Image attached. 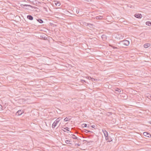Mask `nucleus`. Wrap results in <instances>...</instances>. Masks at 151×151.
<instances>
[{
	"mask_svg": "<svg viewBox=\"0 0 151 151\" xmlns=\"http://www.w3.org/2000/svg\"><path fill=\"white\" fill-rule=\"evenodd\" d=\"M60 118H58L53 123L52 125V127L53 128H54L57 125L60 120Z\"/></svg>",
	"mask_w": 151,
	"mask_h": 151,
	"instance_id": "obj_1",
	"label": "nucleus"
},
{
	"mask_svg": "<svg viewBox=\"0 0 151 151\" xmlns=\"http://www.w3.org/2000/svg\"><path fill=\"white\" fill-rule=\"evenodd\" d=\"M24 112V110H19L16 112L15 115L17 116H19L21 115Z\"/></svg>",
	"mask_w": 151,
	"mask_h": 151,
	"instance_id": "obj_2",
	"label": "nucleus"
},
{
	"mask_svg": "<svg viewBox=\"0 0 151 151\" xmlns=\"http://www.w3.org/2000/svg\"><path fill=\"white\" fill-rule=\"evenodd\" d=\"M123 45L126 46H128L129 44V41L127 40H124L122 42Z\"/></svg>",
	"mask_w": 151,
	"mask_h": 151,
	"instance_id": "obj_3",
	"label": "nucleus"
},
{
	"mask_svg": "<svg viewBox=\"0 0 151 151\" xmlns=\"http://www.w3.org/2000/svg\"><path fill=\"white\" fill-rule=\"evenodd\" d=\"M143 134L144 136L147 137L149 138H150L151 137V135L150 133L147 132H144Z\"/></svg>",
	"mask_w": 151,
	"mask_h": 151,
	"instance_id": "obj_4",
	"label": "nucleus"
},
{
	"mask_svg": "<svg viewBox=\"0 0 151 151\" xmlns=\"http://www.w3.org/2000/svg\"><path fill=\"white\" fill-rule=\"evenodd\" d=\"M134 16L135 17L138 18H141L142 17V15L140 14H136L134 15Z\"/></svg>",
	"mask_w": 151,
	"mask_h": 151,
	"instance_id": "obj_5",
	"label": "nucleus"
},
{
	"mask_svg": "<svg viewBox=\"0 0 151 151\" xmlns=\"http://www.w3.org/2000/svg\"><path fill=\"white\" fill-rule=\"evenodd\" d=\"M106 139L108 140L109 142H110L112 141V139L110 136H108L107 137H106Z\"/></svg>",
	"mask_w": 151,
	"mask_h": 151,
	"instance_id": "obj_6",
	"label": "nucleus"
},
{
	"mask_svg": "<svg viewBox=\"0 0 151 151\" xmlns=\"http://www.w3.org/2000/svg\"><path fill=\"white\" fill-rule=\"evenodd\" d=\"M116 37L117 38V39L121 40L123 39V36L121 35H118Z\"/></svg>",
	"mask_w": 151,
	"mask_h": 151,
	"instance_id": "obj_7",
	"label": "nucleus"
},
{
	"mask_svg": "<svg viewBox=\"0 0 151 151\" xmlns=\"http://www.w3.org/2000/svg\"><path fill=\"white\" fill-rule=\"evenodd\" d=\"M71 117L70 116H69L68 117H66L64 119V121L65 122L68 121L69 120H70L71 119Z\"/></svg>",
	"mask_w": 151,
	"mask_h": 151,
	"instance_id": "obj_8",
	"label": "nucleus"
},
{
	"mask_svg": "<svg viewBox=\"0 0 151 151\" xmlns=\"http://www.w3.org/2000/svg\"><path fill=\"white\" fill-rule=\"evenodd\" d=\"M27 18L29 20H32L33 19V17L31 15H28L27 16Z\"/></svg>",
	"mask_w": 151,
	"mask_h": 151,
	"instance_id": "obj_9",
	"label": "nucleus"
},
{
	"mask_svg": "<svg viewBox=\"0 0 151 151\" xmlns=\"http://www.w3.org/2000/svg\"><path fill=\"white\" fill-rule=\"evenodd\" d=\"M101 37L102 38V39L104 41L106 40L107 39V37L105 35H101Z\"/></svg>",
	"mask_w": 151,
	"mask_h": 151,
	"instance_id": "obj_10",
	"label": "nucleus"
},
{
	"mask_svg": "<svg viewBox=\"0 0 151 151\" xmlns=\"http://www.w3.org/2000/svg\"><path fill=\"white\" fill-rule=\"evenodd\" d=\"M103 132L104 134V136H105V138L106 137H107L108 136H109L107 132L105 130H104V131H103Z\"/></svg>",
	"mask_w": 151,
	"mask_h": 151,
	"instance_id": "obj_11",
	"label": "nucleus"
},
{
	"mask_svg": "<svg viewBox=\"0 0 151 151\" xmlns=\"http://www.w3.org/2000/svg\"><path fill=\"white\" fill-rule=\"evenodd\" d=\"M20 6L22 7L23 8H24V6L27 7V6H28L32 7V6L30 5H27V4H21Z\"/></svg>",
	"mask_w": 151,
	"mask_h": 151,
	"instance_id": "obj_12",
	"label": "nucleus"
},
{
	"mask_svg": "<svg viewBox=\"0 0 151 151\" xmlns=\"http://www.w3.org/2000/svg\"><path fill=\"white\" fill-rule=\"evenodd\" d=\"M55 4L57 6H59L60 4V3L59 1H55Z\"/></svg>",
	"mask_w": 151,
	"mask_h": 151,
	"instance_id": "obj_13",
	"label": "nucleus"
},
{
	"mask_svg": "<svg viewBox=\"0 0 151 151\" xmlns=\"http://www.w3.org/2000/svg\"><path fill=\"white\" fill-rule=\"evenodd\" d=\"M150 46V44L149 43H146L144 45V47L145 48H147Z\"/></svg>",
	"mask_w": 151,
	"mask_h": 151,
	"instance_id": "obj_14",
	"label": "nucleus"
},
{
	"mask_svg": "<svg viewBox=\"0 0 151 151\" xmlns=\"http://www.w3.org/2000/svg\"><path fill=\"white\" fill-rule=\"evenodd\" d=\"M103 17L102 16H99L96 17V19H102Z\"/></svg>",
	"mask_w": 151,
	"mask_h": 151,
	"instance_id": "obj_15",
	"label": "nucleus"
},
{
	"mask_svg": "<svg viewBox=\"0 0 151 151\" xmlns=\"http://www.w3.org/2000/svg\"><path fill=\"white\" fill-rule=\"evenodd\" d=\"M36 20L37 22L41 24L43 22V20L41 19H39Z\"/></svg>",
	"mask_w": 151,
	"mask_h": 151,
	"instance_id": "obj_16",
	"label": "nucleus"
},
{
	"mask_svg": "<svg viewBox=\"0 0 151 151\" xmlns=\"http://www.w3.org/2000/svg\"><path fill=\"white\" fill-rule=\"evenodd\" d=\"M146 24L149 26H151V22H150L147 21L146 22Z\"/></svg>",
	"mask_w": 151,
	"mask_h": 151,
	"instance_id": "obj_17",
	"label": "nucleus"
},
{
	"mask_svg": "<svg viewBox=\"0 0 151 151\" xmlns=\"http://www.w3.org/2000/svg\"><path fill=\"white\" fill-rule=\"evenodd\" d=\"M70 142L69 140H66L65 141V143L67 144L72 145V143H70Z\"/></svg>",
	"mask_w": 151,
	"mask_h": 151,
	"instance_id": "obj_18",
	"label": "nucleus"
},
{
	"mask_svg": "<svg viewBox=\"0 0 151 151\" xmlns=\"http://www.w3.org/2000/svg\"><path fill=\"white\" fill-rule=\"evenodd\" d=\"M115 91L116 92H117L118 93H120L121 92V90L119 89L118 88H116L115 90Z\"/></svg>",
	"mask_w": 151,
	"mask_h": 151,
	"instance_id": "obj_19",
	"label": "nucleus"
},
{
	"mask_svg": "<svg viewBox=\"0 0 151 151\" xmlns=\"http://www.w3.org/2000/svg\"><path fill=\"white\" fill-rule=\"evenodd\" d=\"M29 1L30 2L34 4L35 3H36V0H29Z\"/></svg>",
	"mask_w": 151,
	"mask_h": 151,
	"instance_id": "obj_20",
	"label": "nucleus"
},
{
	"mask_svg": "<svg viewBox=\"0 0 151 151\" xmlns=\"http://www.w3.org/2000/svg\"><path fill=\"white\" fill-rule=\"evenodd\" d=\"M72 137L73 138V139H78V137H76L75 135H74V134H73L72 135Z\"/></svg>",
	"mask_w": 151,
	"mask_h": 151,
	"instance_id": "obj_21",
	"label": "nucleus"
},
{
	"mask_svg": "<svg viewBox=\"0 0 151 151\" xmlns=\"http://www.w3.org/2000/svg\"><path fill=\"white\" fill-rule=\"evenodd\" d=\"M87 126V124H82V127H86Z\"/></svg>",
	"mask_w": 151,
	"mask_h": 151,
	"instance_id": "obj_22",
	"label": "nucleus"
},
{
	"mask_svg": "<svg viewBox=\"0 0 151 151\" xmlns=\"http://www.w3.org/2000/svg\"><path fill=\"white\" fill-rule=\"evenodd\" d=\"M63 128L64 129H66V130L67 131H69V132H70L69 130L68 129L69 128L68 127H65V128Z\"/></svg>",
	"mask_w": 151,
	"mask_h": 151,
	"instance_id": "obj_23",
	"label": "nucleus"
},
{
	"mask_svg": "<svg viewBox=\"0 0 151 151\" xmlns=\"http://www.w3.org/2000/svg\"><path fill=\"white\" fill-rule=\"evenodd\" d=\"M110 46L113 49H117V48H118L117 47H116L114 46H112V45H110Z\"/></svg>",
	"mask_w": 151,
	"mask_h": 151,
	"instance_id": "obj_24",
	"label": "nucleus"
},
{
	"mask_svg": "<svg viewBox=\"0 0 151 151\" xmlns=\"http://www.w3.org/2000/svg\"><path fill=\"white\" fill-rule=\"evenodd\" d=\"M90 79H89L90 80H91L92 81H93V80L94 81V78H91V77H90Z\"/></svg>",
	"mask_w": 151,
	"mask_h": 151,
	"instance_id": "obj_25",
	"label": "nucleus"
},
{
	"mask_svg": "<svg viewBox=\"0 0 151 151\" xmlns=\"http://www.w3.org/2000/svg\"><path fill=\"white\" fill-rule=\"evenodd\" d=\"M3 109L2 106L0 104V110H2Z\"/></svg>",
	"mask_w": 151,
	"mask_h": 151,
	"instance_id": "obj_26",
	"label": "nucleus"
},
{
	"mask_svg": "<svg viewBox=\"0 0 151 151\" xmlns=\"http://www.w3.org/2000/svg\"><path fill=\"white\" fill-rule=\"evenodd\" d=\"M99 80L98 79H96L95 78V81H98Z\"/></svg>",
	"mask_w": 151,
	"mask_h": 151,
	"instance_id": "obj_27",
	"label": "nucleus"
},
{
	"mask_svg": "<svg viewBox=\"0 0 151 151\" xmlns=\"http://www.w3.org/2000/svg\"><path fill=\"white\" fill-rule=\"evenodd\" d=\"M86 131H87V132H86V131H85V132L87 133H88L89 132H90V131L89 130H86Z\"/></svg>",
	"mask_w": 151,
	"mask_h": 151,
	"instance_id": "obj_28",
	"label": "nucleus"
},
{
	"mask_svg": "<svg viewBox=\"0 0 151 151\" xmlns=\"http://www.w3.org/2000/svg\"><path fill=\"white\" fill-rule=\"evenodd\" d=\"M91 127H92L93 128H94V125H93L92 126H91Z\"/></svg>",
	"mask_w": 151,
	"mask_h": 151,
	"instance_id": "obj_29",
	"label": "nucleus"
},
{
	"mask_svg": "<svg viewBox=\"0 0 151 151\" xmlns=\"http://www.w3.org/2000/svg\"><path fill=\"white\" fill-rule=\"evenodd\" d=\"M96 138L97 139H98V136H96V137H95V138Z\"/></svg>",
	"mask_w": 151,
	"mask_h": 151,
	"instance_id": "obj_30",
	"label": "nucleus"
},
{
	"mask_svg": "<svg viewBox=\"0 0 151 151\" xmlns=\"http://www.w3.org/2000/svg\"><path fill=\"white\" fill-rule=\"evenodd\" d=\"M77 146H80V144H77Z\"/></svg>",
	"mask_w": 151,
	"mask_h": 151,
	"instance_id": "obj_31",
	"label": "nucleus"
},
{
	"mask_svg": "<svg viewBox=\"0 0 151 151\" xmlns=\"http://www.w3.org/2000/svg\"><path fill=\"white\" fill-rule=\"evenodd\" d=\"M81 81H83L84 82H86L85 81V80H81Z\"/></svg>",
	"mask_w": 151,
	"mask_h": 151,
	"instance_id": "obj_32",
	"label": "nucleus"
},
{
	"mask_svg": "<svg viewBox=\"0 0 151 151\" xmlns=\"http://www.w3.org/2000/svg\"><path fill=\"white\" fill-rule=\"evenodd\" d=\"M84 0V1H88H88H87V0Z\"/></svg>",
	"mask_w": 151,
	"mask_h": 151,
	"instance_id": "obj_33",
	"label": "nucleus"
},
{
	"mask_svg": "<svg viewBox=\"0 0 151 151\" xmlns=\"http://www.w3.org/2000/svg\"><path fill=\"white\" fill-rule=\"evenodd\" d=\"M25 8L26 9H29L27 8Z\"/></svg>",
	"mask_w": 151,
	"mask_h": 151,
	"instance_id": "obj_34",
	"label": "nucleus"
},
{
	"mask_svg": "<svg viewBox=\"0 0 151 151\" xmlns=\"http://www.w3.org/2000/svg\"><path fill=\"white\" fill-rule=\"evenodd\" d=\"M90 142H88L87 143V144H88Z\"/></svg>",
	"mask_w": 151,
	"mask_h": 151,
	"instance_id": "obj_35",
	"label": "nucleus"
},
{
	"mask_svg": "<svg viewBox=\"0 0 151 151\" xmlns=\"http://www.w3.org/2000/svg\"><path fill=\"white\" fill-rule=\"evenodd\" d=\"M62 130H63V131H64V132H65V130H63V129H62Z\"/></svg>",
	"mask_w": 151,
	"mask_h": 151,
	"instance_id": "obj_36",
	"label": "nucleus"
},
{
	"mask_svg": "<svg viewBox=\"0 0 151 151\" xmlns=\"http://www.w3.org/2000/svg\"><path fill=\"white\" fill-rule=\"evenodd\" d=\"M95 83V85H96V82Z\"/></svg>",
	"mask_w": 151,
	"mask_h": 151,
	"instance_id": "obj_37",
	"label": "nucleus"
},
{
	"mask_svg": "<svg viewBox=\"0 0 151 151\" xmlns=\"http://www.w3.org/2000/svg\"><path fill=\"white\" fill-rule=\"evenodd\" d=\"M91 25L92 26H93V25L92 24H91Z\"/></svg>",
	"mask_w": 151,
	"mask_h": 151,
	"instance_id": "obj_38",
	"label": "nucleus"
}]
</instances>
